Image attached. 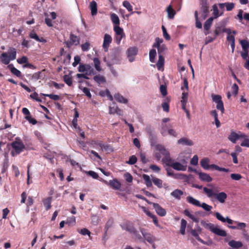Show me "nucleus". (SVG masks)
<instances>
[{
  "mask_svg": "<svg viewBox=\"0 0 249 249\" xmlns=\"http://www.w3.org/2000/svg\"><path fill=\"white\" fill-rule=\"evenodd\" d=\"M213 215L218 220L221 221L223 223L227 222L229 224H232L233 223H236V226H228V228L231 229L244 230L246 227V223L233 221L232 220L230 219L228 216L225 218L218 212H215Z\"/></svg>",
  "mask_w": 249,
  "mask_h": 249,
  "instance_id": "1",
  "label": "nucleus"
},
{
  "mask_svg": "<svg viewBox=\"0 0 249 249\" xmlns=\"http://www.w3.org/2000/svg\"><path fill=\"white\" fill-rule=\"evenodd\" d=\"M11 146L13 150L11 152V155L14 157L19 154L26 148L21 139L19 137H16L15 140L11 143Z\"/></svg>",
  "mask_w": 249,
  "mask_h": 249,
  "instance_id": "2",
  "label": "nucleus"
},
{
  "mask_svg": "<svg viewBox=\"0 0 249 249\" xmlns=\"http://www.w3.org/2000/svg\"><path fill=\"white\" fill-rule=\"evenodd\" d=\"M204 192L207 195V196L210 198L214 197L221 203H224L227 198V195L225 192H220L218 193H214L212 189L207 187H204Z\"/></svg>",
  "mask_w": 249,
  "mask_h": 249,
  "instance_id": "3",
  "label": "nucleus"
},
{
  "mask_svg": "<svg viewBox=\"0 0 249 249\" xmlns=\"http://www.w3.org/2000/svg\"><path fill=\"white\" fill-rule=\"evenodd\" d=\"M121 60L120 52L119 50H115L113 52L111 53L108 56L107 58L105 57L104 61L107 63L108 67H111L114 64L119 63Z\"/></svg>",
  "mask_w": 249,
  "mask_h": 249,
  "instance_id": "4",
  "label": "nucleus"
},
{
  "mask_svg": "<svg viewBox=\"0 0 249 249\" xmlns=\"http://www.w3.org/2000/svg\"><path fill=\"white\" fill-rule=\"evenodd\" d=\"M209 162L210 160L208 158H203L201 160L200 164L201 167L205 170H209L210 168H213L219 171H223L225 172H229L230 171L229 169L220 167L218 165L214 164L209 165Z\"/></svg>",
  "mask_w": 249,
  "mask_h": 249,
  "instance_id": "5",
  "label": "nucleus"
},
{
  "mask_svg": "<svg viewBox=\"0 0 249 249\" xmlns=\"http://www.w3.org/2000/svg\"><path fill=\"white\" fill-rule=\"evenodd\" d=\"M201 224L205 228L210 230V231L216 235L222 237H226L227 236V233L226 231L218 228L217 227H215L213 223H207L202 221H201Z\"/></svg>",
  "mask_w": 249,
  "mask_h": 249,
  "instance_id": "6",
  "label": "nucleus"
},
{
  "mask_svg": "<svg viewBox=\"0 0 249 249\" xmlns=\"http://www.w3.org/2000/svg\"><path fill=\"white\" fill-rule=\"evenodd\" d=\"M200 5V13L202 19H205L208 16L209 13V6L208 3V0H199Z\"/></svg>",
  "mask_w": 249,
  "mask_h": 249,
  "instance_id": "7",
  "label": "nucleus"
},
{
  "mask_svg": "<svg viewBox=\"0 0 249 249\" xmlns=\"http://www.w3.org/2000/svg\"><path fill=\"white\" fill-rule=\"evenodd\" d=\"M165 164L167 166L171 167L177 171H185L186 170V166L178 162H175L174 160L171 158L169 159Z\"/></svg>",
  "mask_w": 249,
  "mask_h": 249,
  "instance_id": "8",
  "label": "nucleus"
},
{
  "mask_svg": "<svg viewBox=\"0 0 249 249\" xmlns=\"http://www.w3.org/2000/svg\"><path fill=\"white\" fill-rule=\"evenodd\" d=\"M156 149L157 151L160 152V153L164 156L162 161L165 164L167 162V161L171 159L169 151L164 147V146L161 144H158L156 146Z\"/></svg>",
  "mask_w": 249,
  "mask_h": 249,
  "instance_id": "9",
  "label": "nucleus"
},
{
  "mask_svg": "<svg viewBox=\"0 0 249 249\" xmlns=\"http://www.w3.org/2000/svg\"><path fill=\"white\" fill-rule=\"evenodd\" d=\"M140 231L142 235V237L144 238L148 243L151 244H153L156 241V238L150 233L147 232L144 228H140Z\"/></svg>",
  "mask_w": 249,
  "mask_h": 249,
  "instance_id": "10",
  "label": "nucleus"
},
{
  "mask_svg": "<svg viewBox=\"0 0 249 249\" xmlns=\"http://www.w3.org/2000/svg\"><path fill=\"white\" fill-rule=\"evenodd\" d=\"M79 42L80 38L78 36L71 34L70 36V40L66 41L65 44L68 48H70L73 45H78Z\"/></svg>",
  "mask_w": 249,
  "mask_h": 249,
  "instance_id": "11",
  "label": "nucleus"
},
{
  "mask_svg": "<svg viewBox=\"0 0 249 249\" xmlns=\"http://www.w3.org/2000/svg\"><path fill=\"white\" fill-rule=\"evenodd\" d=\"M103 182L106 185L109 186L112 189L116 190H120L121 187V183L117 178H114L113 180H110L109 182L106 180H103Z\"/></svg>",
  "mask_w": 249,
  "mask_h": 249,
  "instance_id": "12",
  "label": "nucleus"
},
{
  "mask_svg": "<svg viewBox=\"0 0 249 249\" xmlns=\"http://www.w3.org/2000/svg\"><path fill=\"white\" fill-rule=\"evenodd\" d=\"M22 112L25 115L24 118L28 121L30 124L33 125L37 124V121L35 119L32 118L30 112L27 108L23 107L22 109Z\"/></svg>",
  "mask_w": 249,
  "mask_h": 249,
  "instance_id": "13",
  "label": "nucleus"
},
{
  "mask_svg": "<svg viewBox=\"0 0 249 249\" xmlns=\"http://www.w3.org/2000/svg\"><path fill=\"white\" fill-rule=\"evenodd\" d=\"M138 53V49L136 47H130L127 49V55L130 62H133L135 59V56Z\"/></svg>",
  "mask_w": 249,
  "mask_h": 249,
  "instance_id": "14",
  "label": "nucleus"
},
{
  "mask_svg": "<svg viewBox=\"0 0 249 249\" xmlns=\"http://www.w3.org/2000/svg\"><path fill=\"white\" fill-rule=\"evenodd\" d=\"M112 40V37L110 35L106 34L104 35V41L103 44V48L105 52H107L110 44L111 43Z\"/></svg>",
  "mask_w": 249,
  "mask_h": 249,
  "instance_id": "15",
  "label": "nucleus"
},
{
  "mask_svg": "<svg viewBox=\"0 0 249 249\" xmlns=\"http://www.w3.org/2000/svg\"><path fill=\"white\" fill-rule=\"evenodd\" d=\"M246 137L243 134H238L234 131H232L228 137V139L233 143L236 142L238 139Z\"/></svg>",
  "mask_w": 249,
  "mask_h": 249,
  "instance_id": "16",
  "label": "nucleus"
},
{
  "mask_svg": "<svg viewBox=\"0 0 249 249\" xmlns=\"http://www.w3.org/2000/svg\"><path fill=\"white\" fill-rule=\"evenodd\" d=\"M121 227L123 230L127 231L130 234L134 231H133L136 229L134 224L130 221L125 222L123 224L121 225Z\"/></svg>",
  "mask_w": 249,
  "mask_h": 249,
  "instance_id": "17",
  "label": "nucleus"
},
{
  "mask_svg": "<svg viewBox=\"0 0 249 249\" xmlns=\"http://www.w3.org/2000/svg\"><path fill=\"white\" fill-rule=\"evenodd\" d=\"M228 35L227 40L229 42H235V35L237 34L235 30L231 31L230 28L226 29L224 31Z\"/></svg>",
  "mask_w": 249,
  "mask_h": 249,
  "instance_id": "18",
  "label": "nucleus"
},
{
  "mask_svg": "<svg viewBox=\"0 0 249 249\" xmlns=\"http://www.w3.org/2000/svg\"><path fill=\"white\" fill-rule=\"evenodd\" d=\"M195 173L198 174L199 175V179L203 181L210 182H211L213 180L212 178H211L209 175L202 172H198L196 170H193Z\"/></svg>",
  "mask_w": 249,
  "mask_h": 249,
  "instance_id": "19",
  "label": "nucleus"
},
{
  "mask_svg": "<svg viewBox=\"0 0 249 249\" xmlns=\"http://www.w3.org/2000/svg\"><path fill=\"white\" fill-rule=\"evenodd\" d=\"M153 207L159 215L164 216L166 215V210L162 208L158 203H153Z\"/></svg>",
  "mask_w": 249,
  "mask_h": 249,
  "instance_id": "20",
  "label": "nucleus"
},
{
  "mask_svg": "<svg viewBox=\"0 0 249 249\" xmlns=\"http://www.w3.org/2000/svg\"><path fill=\"white\" fill-rule=\"evenodd\" d=\"M178 144L182 145L192 146L194 145V142L191 140L186 137H183L178 140Z\"/></svg>",
  "mask_w": 249,
  "mask_h": 249,
  "instance_id": "21",
  "label": "nucleus"
},
{
  "mask_svg": "<svg viewBox=\"0 0 249 249\" xmlns=\"http://www.w3.org/2000/svg\"><path fill=\"white\" fill-rule=\"evenodd\" d=\"M130 234L131 235L132 238L135 241H143L144 242L142 236L139 233V231H137L136 228Z\"/></svg>",
  "mask_w": 249,
  "mask_h": 249,
  "instance_id": "22",
  "label": "nucleus"
},
{
  "mask_svg": "<svg viewBox=\"0 0 249 249\" xmlns=\"http://www.w3.org/2000/svg\"><path fill=\"white\" fill-rule=\"evenodd\" d=\"M0 59L1 62L5 65H8L11 61L6 53H3L0 54Z\"/></svg>",
  "mask_w": 249,
  "mask_h": 249,
  "instance_id": "23",
  "label": "nucleus"
},
{
  "mask_svg": "<svg viewBox=\"0 0 249 249\" xmlns=\"http://www.w3.org/2000/svg\"><path fill=\"white\" fill-rule=\"evenodd\" d=\"M89 8L92 16H95L97 13V4L96 1L93 0L90 3Z\"/></svg>",
  "mask_w": 249,
  "mask_h": 249,
  "instance_id": "24",
  "label": "nucleus"
},
{
  "mask_svg": "<svg viewBox=\"0 0 249 249\" xmlns=\"http://www.w3.org/2000/svg\"><path fill=\"white\" fill-rule=\"evenodd\" d=\"M8 55L11 60H14L16 58L17 51L15 48L10 47L8 52Z\"/></svg>",
  "mask_w": 249,
  "mask_h": 249,
  "instance_id": "25",
  "label": "nucleus"
},
{
  "mask_svg": "<svg viewBox=\"0 0 249 249\" xmlns=\"http://www.w3.org/2000/svg\"><path fill=\"white\" fill-rule=\"evenodd\" d=\"M166 11L168 14V18L173 19L176 14V12L175 10L172 8V6L171 5H169L167 7L166 9Z\"/></svg>",
  "mask_w": 249,
  "mask_h": 249,
  "instance_id": "26",
  "label": "nucleus"
},
{
  "mask_svg": "<svg viewBox=\"0 0 249 249\" xmlns=\"http://www.w3.org/2000/svg\"><path fill=\"white\" fill-rule=\"evenodd\" d=\"M113 223H114V221L112 218L109 219L107 220V222L105 227V233H104L103 239H104L105 238V237L107 236V231L108 230V229L110 228H111L112 226Z\"/></svg>",
  "mask_w": 249,
  "mask_h": 249,
  "instance_id": "27",
  "label": "nucleus"
},
{
  "mask_svg": "<svg viewBox=\"0 0 249 249\" xmlns=\"http://www.w3.org/2000/svg\"><path fill=\"white\" fill-rule=\"evenodd\" d=\"M114 99L118 102L124 104H127L128 100L127 99L124 98L120 93H116L114 96Z\"/></svg>",
  "mask_w": 249,
  "mask_h": 249,
  "instance_id": "28",
  "label": "nucleus"
},
{
  "mask_svg": "<svg viewBox=\"0 0 249 249\" xmlns=\"http://www.w3.org/2000/svg\"><path fill=\"white\" fill-rule=\"evenodd\" d=\"M93 79L99 85L104 84L106 82L105 77L104 76L101 75L100 74L95 75L93 77Z\"/></svg>",
  "mask_w": 249,
  "mask_h": 249,
  "instance_id": "29",
  "label": "nucleus"
},
{
  "mask_svg": "<svg viewBox=\"0 0 249 249\" xmlns=\"http://www.w3.org/2000/svg\"><path fill=\"white\" fill-rule=\"evenodd\" d=\"M229 245L235 249H238L243 246V244L241 241H236L235 240H231L229 243Z\"/></svg>",
  "mask_w": 249,
  "mask_h": 249,
  "instance_id": "30",
  "label": "nucleus"
},
{
  "mask_svg": "<svg viewBox=\"0 0 249 249\" xmlns=\"http://www.w3.org/2000/svg\"><path fill=\"white\" fill-rule=\"evenodd\" d=\"M187 201L189 203L197 207L200 206V202L197 199H195L191 196H188L186 197Z\"/></svg>",
  "mask_w": 249,
  "mask_h": 249,
  "instance_id": "31",
  "label": "nucleus"
},
{
  "mask_svg": "<svg viewBox=\"0 0 249 249\" xmlns=\"http://www.w3.org/2000/svg\"><path fill=\"white\" fill-rule=\"evenodd\" d=\"M52 197H48L43 200V203L44 206L45 207L46 210L48 211L51 208V202H52Z\"/></svg>",
  "mask_w": 249,
  "mask_h": 249,
  "instance_id": "32",
  "label": "nucleus"
},
{
  "mask_svg": "<svg viewBox=\"0 0 249 249\" xmlns=\"http://www.w3.org/2000/svg\"><path fill=\"white\" fill-rule=\"evenodd\" d=\"M183 192L180 190L176 189L171 193V195L178 200L180 199Z\"/></svg>",
  "mask_w": 249,
  "mask_h": 249,
  "instance_id": "33",
  "label": "nucleus"
},
{
  "mask_svg": "<svg viewBox=\"0 0 249 249\" xmlns=\"http://www.w3.org/2000/svg\"><path fill=\"white\" fill-rule=\"evenodd\" d=\"M169 121V119L168 118H164L162 119L163 123L162 124V128L161 129V133L163 136L166 135V134H167V133H166L167 125L163 123H165L168 122Z\"/></svg>",
  "mask_w": 249,
  "mask_h": 249,
  "instance_id": "34",
  "label": "nucleus"
},
{
  "mask_svg": "<svg viewBox=\"0 0 249 249\" xmlns=\"http://www.w3.org/2000/svg\"><path fill=\"white\" fill-rule=\"evenodd\" d=\"M110 18L114 26L120 25V19L118 16L115 13H112L110 15Z\"/></svg>",
  "mask_w": 249,
  "mask_h": 249,
  "instance_id": "35",
  "label": "nucleus"
},
{
  "mask_svg": "<svg viewBox=\"0 0 249 249\" xmlns=\"http://www.w3.org/2000/svg\"><path fill=\"white\" fill-rule=\"evenodd\" d=\"M214 18L210 17L205 22L204 28L206 31H209L211 28Z\"/></svg>",
  "mask_w": 249,
  "mask_h": 249,
  "instance_id": "36",
  "label": "nucleus"
},
{
  "mask_svg": "<svg viewBox=\"0 0 249 249\" xmlns=\"http://www.w3.org/2000/svg\"><path fill=\"white\" fill-rule=\"evenodd\" d=\"M113 30L116 35L120 36H124V33L123 28H121L119 25L114 26Z\"/></svg>",
  "mask_w": 249,
  "mask_h": 249,
  "instance_id": "37",
  "label": "nucleus"
},
{
  "mask_svg": "<svg viewBox=\"0 0 249 249\" xmlns=\"http://www.w3.org/2000/svg\"><path fill=\"white\" fill-rule=\"evenodd\" d=\"M142 178L145 181V184L147 187H150L152 186V181L149 176L146 174L142 175Z\"/></svg>",
  "mask_w": 249,
  "mask_h": 249,
  "instance_id": "38",
  "label": "nucleus"
},
{
  "mask_svg": "<svg viewBox=\"0 0 249 249\" xmlns=\"http://www.w3.org/2000/svg\"><path fill=\"white\" fill-rule=\"evenodd\" d=\"M164 62V58L162 55H159V60L157 62L156 65L159 70H160V68L163 66Z\"/></svg>",
  "mask_w": 249,
  "mask_h": 249,
  "instance_id": "39",
  "label": "nucleus"
},
{
  "mask_svg": "<svg viewBox=\"0 0 249 249\" xmlns=\"http://www.w3.org/2000/svg\"><path fill=\"white\" fill-rule=\"evenodd\" d=\"M186 225H187V221L185 219H182L181 220L180 233L182 235H184L185 233V229L186 227Z\"/></svg>",
  "mask_w": 249,
  "mask_h": 249,
  "instance_id": "40",
  "label": "nucleus"
},
{
  "mask_svg": "<svg viewBox=\"0 0 249 249\" xmlns=\"http://www.w3.org/2000/svg\"><path fill=\"white\" fill-rule=\"evenodd\" d=\"M94 65L95 69L98 71H100L102 70L101 67L100 66V61L98 58H94L93 59Z\"/></svg>",
  "mask_w": 249,
  "mask_h": 249,
  "instance_id": "41",
  "label": "nucleus"
},
{
  "mask_svg": "<svg viewBox=\"0 0 249 249\" xmlns=\"http://www.w3.org/2000/svg\"><path fill=\"white\" fill-rule=\"evenodd\" d=\"M63 80L65 83L69 86H71L72 84V79L71 77L68 75H64Z\"/></svg>",
  "mask_w": 249,
  "mask_h": 249,
  "instance_id": "42",
  "label": "nucleus"
},
{
  "mask_svg": "<svg viewBox=\"0 0 249 249\" xmlns=\"http://www.w3.org/2000/svg\"><path fill=\"white\" fill-rule=\"evenodd\" d=\"M152 181L154 184L157 186L158 188H161L162 187V180L157 178H152Z\"/></svg>",
  "mask_w": 249,
  "mask_h": 249,
  "instance_id": "43",
  "label": "nucleus"
},
{
  "mask_svg": "<svg viewBox=\"0 0 249 249\" xmlns=\"http://www.w3.org/2000/svg\"><path fill=\"white\" fill-rule=\"evenodd\" d=\"M195 17L196 19V28L200 29L202 28V24L198 19V13L197 11L195 12Z\"/></svg>",
  "mask_w": 249,
  "mask_h": 249,
  "instance_id": "44",
  "label": "nucleus"
},
{
  "mask_svg": "<svg viewBox=\"0 0 249 249\" xmlns=\"http://www.w3.org/2000/svg\"><path fill=\"white\" fill-rule=\"evenodd\" d=\"M227 28H222L221 26H218L215 28L214 31V34L215 36H218L221 33H225L224 31L225 29Z\"/></svg>",
  "mask_w": 249,
  "mask_h": 249,
  "instance_id": "45",
  "label": "nucleus"
},
{
  "mask_svg": "<svg viewBox=\"0 0 249 249\" xmlns=\"http://www.w3.org/2000/svg\"><path fill=\"white\" fill-rule=\"evenodd\" d=\"M123 5L129 11L132 12L131 14H133L134 12H132L133 8L132 6L130 4V2L127 0H125L123 3Z\"/></svg>",
  "mask_w": 249,
  "mask_h": 249,
  "instance_id": "46",
  "label": "nucleus"
},
{
  "mask_svg": "<svg viewBox=\"0 0 249 249\" xmlns=\"http://www.w3.org/2000/svg\"><path fill=\"white\" fill-rule=\"evenodd\" d=\"M79 89H81L83 92L85 94V95L89 98H91V94L90 92L89 89L88 88L84 87L83 88L82 86H80L79 87Z\"/></svg>",
  "mask_w": 249,
  "mask_h": 249,
  "instance_id": "47",
  "label": "nucleus"
},
{
  "mask_svg": "<svg viewBox=\"0 0 249 249\" xmlns=\"http://www.w3.org/2000/svg\"><path fill=\"white\" fill-rule=\"evenodd\" d=\"M156 55V51L155 49H153L150 51L149 52V59L151 62H154L155 56Z\"/></svg>",
  "mask_w": 249,
  "mask_h": 249,
  "instance_id": "48",
  "label": "nucleus"
},
{
  "mask_svg": "<svg viewBox=\"0 0 249 249\" xmlns=\"http://www.w3.org/2000/svg\"><path fill=\"white\" fill-rule=\"evenodd\" d=\"M137 161V158L136 156L132 155L129 157V160L126 162V163L133 165L136 163Z\"/></svg>",
  "mask_w": 249,
  "mask_h": 249,
  "instance_id": "49",
  "label": "nucleus"
},
{
  "mask_svg": "<svg viewBox=\"0 0 249 249\" xmlns=\"http://www.w3.org/2000/svg\"><path fill=\"white\" fill-rule=\"evenodd\" d=\"M167 101H165L164 102L162 103L161 106L163 108V110L168 112L169 110V101L168 100V99H166Z\"/></svg>",
  "mask_w": 249,
  "mask_h": 249,
  "instance_id": "50",
  "label": "nucleus"
},
{
  "mask_svg": "<svg viewBox=\"0 0 249 249\" xmlns=\"http://www.w3.org/2000/svg\"><path fill=\"white\" fill-rule=\"evenodd\" d=\"M212 97L213 102L216 103V105L218 104V103H220L222 101V97L219 95H215V94H212Z\"/></svg>",
  "mask_w": 249,
  "mask_h": 249,
  "instance_id": "51",
  "label": "nucleus"
},
{
  "mask_svg": "<svg viewBox=\"0 0 249 249\" xmlns=\"http://www.w3.org/2000/svg\"><path fill=\"white\" fill-rule=\"evenodd\" d=\"M191 234L194 236L196 239L198 241L204 243V241L202 239H201L199 236L198 233L195 230H192L191 231Z\"/></svg>",
  "mask_w": 249,
  "mask_h": 249,
  "instance_id": "52",
  "label": "nucleus"
},
{
  "mask_svg": "<svg viewBox=\"0 0 249 249\" xmlns=\"http://www.w3.org/2000/svg\"><path fill=\"white\" fill-rule=\"evenodd\" d=\"M249 49H243V51L241 53V56L244 60L247 59L249 55Z\"/></svg>",
  "mask_w": 249,
  "mask_h": 249,
  "instance_id": "53",
  "label": "nucleus"
},
{
  "mask_svg": "<svg viewBox=\"0 0 249 249\" xmlns=\"http://www.w3.org/2000/svg\"><path fill=\"white\" fill-rule=\"evenodd\" d=\"M213 15L214 18H218L219 16L221 15V14H219V11L217 8V6L216 4H214L213 6Z\"/></svg>",
  "mask_w": 249,
  "mask_h": 249,
  "instance_id": "54",
  "label": "nucleus"
},
{
  "mask_svg": "<svg viewBox=\"0 0 249 249\" xmlns=\"http://www.w3.org/2000/svg\"><path fill=\"white\" fill-rule=\"evenodd\" d=\"M240 43L242 46V49H249V42L247 40H241Z\"/></svg>",
  "mask_w": 249,
  "mask_h": 249,
  "instance_id": "55",
  "label": "nucleus"
},
{
  "mask_svg": "<svg viewBox=\"0 0 249 249\" xmlns=\"http://www.w3.org/2000/svg\"><path fill=\"white\" fill-rule=\"evenodd\" d=\"M163 42V39L159 37H156L155 39V42L153 45V47L158 48L161 45L160 44Z\"/></svg>",
  "mask_w": 249,
  "mask_h": 249,
  "instance_id": "56",
  "label": "nucleus"
},
{
  "mask_svg": "<svg viewBox=\"0 0 249 249\" xmlns=\"http://www.w3.org/2000/svg\"><path fill=\"white\" fill-rule=\"evenodd\" d=\"M167 50V48L164 44H162L158 48V53L159 55H162L164 52Z\"/></svg>",
  "mask_w": 249,
  "mask_h": 249,
  "instance_id": "57",
  "label": "nucleus"
},
{
  "mask_svg": "<svg viewBox=\"0 0 249 249\" xmlns=\"http://www.w3.org/2000/svg\"><path fill=\"white\" fill-rule=\"evenodd\" d=\"M79 232L83 235H89V237L90 238V239H91V237H90V231L87 229L86 228H83V229H81V230L79 231Z\"/></svg>",
  "mask_w": 249,
  "mask_h": 249,
  "instance_id": "58",
  "label": "nucleus"
},
{
  "mask_svg": "<svg viewBox=\"0 0 249 249\" xmlns=\"http://www.w3.org/2000/svg\"><path fill=\"white\" fill-rule=\"evenodd\" d=\"M86 73L88 75L94 74V69L89 64H86Z\"/></svg>",
  "mask_w": 249,
  "mask_h": 249,
  "instance_id": "59",
  "label": "nucleus"
},
{
  "mask_svg": "<svg viewBox=\"0 0 249 249\" xmlns=\"http://www.w3.org/2000/svg\"><path fill=\"white\" fill-rule=\"evenodd\" d=\"M244 140L241 143V146L249 147V139L248 138L247 136L246 135V137H243Z\"/></svg>",
  "mask_w": 249,
  "mask_h": 249,
  "instance_id": "60",
  "label": "nucleus"
},
{
  "mask_svg": "<svg viewBox=\"0 0 249 249\" xmlns=\"http://www.w3.org/2000/svg\"><path fill=\"white\" fill-rule=\"evenodd\" d=\"M173 178L176 179H186L187 178V176L181 173L174 174Z\"/></svg>",
  "mask_w": 249,
  "mask_h": 249,
  "instance_id": "61",
  "label": "nucleus"
},
{
  "mask_svg": "<svg viewBox=\"0 0 249 249\" xmlns=\"http://www.w3.org/2000/svg\"><path fill=\"white\" fill-rule=\"evenodd\" d=\"M161 29H162V30L163 36L165 38V39H166L167 40H169L170 39V38H170V36L167 33L165 27L163 25H162V27H161Z\"/></svg>",
  "mask_w": 249,
  "mask_h": 249,
  "instance_id": "62",
  "label": "nucleus"
},
{
  "mask_svg": "<svg viewBox=\"0 0 249 249\" xmlns=\"http://www.w3.org/2000/svg\"><path fill=\"white\" fill-rule=\"evenodd\" d=\"M199 207H202L204 210L208 212L211 211L212 209V207L211 206L205 203H202V204L200 203V206H199Z\"/></svg>",
  "mask_w": 249,
  "mask_h": 249,
  "instance_id": "63",
  "label": "nucleus"
},
{
  "mask_svg": "<svg viewBox=\"0 0 249 249\" xmlns=\"http://www.w3.org/2000/svg\"><path fill=\"white\" fill-rule=\"evenodd\" d=\"M30 96L32 99L35 100L38 102H42V100L39 97H38V95L36 92H35L31 94L30 95Z\"/></svg>",
  "mask_w": 249,
  "mask_h": 249,
  "instance_id": "64",
  "label": "nucleus"
}]
</instances>
